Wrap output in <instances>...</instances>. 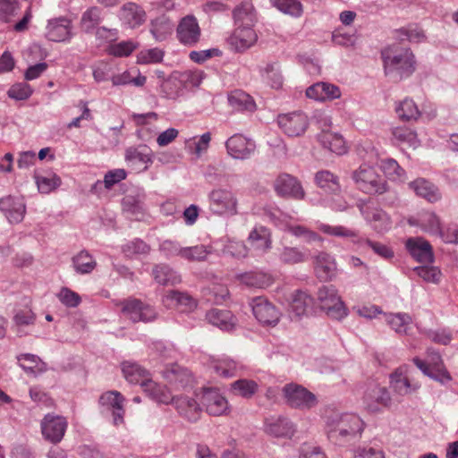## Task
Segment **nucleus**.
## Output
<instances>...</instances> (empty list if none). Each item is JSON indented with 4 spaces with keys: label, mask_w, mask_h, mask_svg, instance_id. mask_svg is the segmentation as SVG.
I'll use <instances>...</instances> for the list:
<instances>
[{
    "label": "nucleus",
    "mask_w": 458,
    "mask_h": 458,
    "mask_svg": "<svg viewBox=\"0 0 458 458\" xmlns=\"http://www.w3.org/2000/svg\"><path fill=\"white\" fill-rule=\"evenodd\" d=\"M409 254L420 263L431 264L434 262V252L430 242L422 237H411L405 242Z\"/></svg>",
    "instance_id": "13"
},
{
    "label": "nucleus",
    "mask_w": 458,
    "mask_h": 458,
    "mask_svg": "<svg viewBox=\"0 0 458 458\" xmlns=\"http://www.w3.org/2000/svg\"><path fill=\"white\" fill-rule=\"evenodd\" d=\"M211 369L221 377H233L237 374L238 364L232 359L224 358L214 361Z\"/></svg>",
    "instance_id": "47"
},
{
    "label": "nucleus",
    "mask_w": 458,
    "mask_h": 458,
    "mask_svg": "<svg viewBox=\"0 0 458 458\" xmlns=\"http://www.w3.org/2000/svg\"><path fill=\"white\" fill-rule=\"evenodd\" d=\"M209 210L218 216H234L237 214L238 200L235 194L228 189L216 188L208 195Z\"/></svg>",
    "instance_id": "4"
},
{
    "label": "nucleus",
    "mask_w": 458,
    "mask_h": 458,
    "mask_svg": "<svg viewBox=\"0 0 458 458\" xmlns=\"http://www.w3.org/2000/svg\"><path fill=\"white\" fill-rule=\"evenodd\" d=\"M124 398L122 394L118 391H107L101 394L99 397V403L108 409H115L116 407L123 405Z\"/></svg>",
    "instance_id": "60"
},
{
    "label": "nucleus",
    "mask_w": 458,
    "mask_h": 458,
    "mask_svg": "<svg viewBox=\"0 0 458 458\" xmlns=\"http://www.w3.org/2000/svg\"><path fill=\"white\" fill-rule=\"evenodd\" d=\"M118 305L122 307L123 315L132 321L137 322H151L157 318V311L155 309L136 298H128L121 301Z\"/></svg>",
    "instance_id": "6"
},
{
    "label": "nucleus",
    "mask_w": 458,
    "mask_h": 458,
    "mask_svg": "<svg viewBox=\"0 0 458 458\" xmlns=\"http://www.w3.org/2000/svg\"><path fill=\"white\" fill-rule=\"evenodd\" d=\"M392 134L400 143H407L409 146L413 148H416L419 145L417 133L408 127H395L393 129Z\"/></svg>",
    "instance_id": "55"
},
{
    "label": "nucleus",
    "mask_w": 458,
    "mask_h": 458,
    "mask_svg": "<svg viewBox=\"0 0 458 458\" xmlns=\"http://www.w3.org/2000/svg\"><path fill=\"white\" fill-rule=\"evenodd\" d=\"M20 367L27 373L36 375L46 370L45 363L40 358L31 353H22L17 357Z\"/></svg>",
    "instance_id": "42"
},
{
    "label": "nucleus",
    "mask_w": 458,
    "mask_h": 458,
    "mask_svg": "<svg viewBox=\"0 0 458 458\" xmlns=\"http://www.w3.org/2000/svg\"><path fill=\"white\" fill-rule=\"evenodd\" d=\"M279 127L290 137H297L305 132L309 121L302 112H293L278 115Z\"/></svg>",
    "instance_id": "12"
},
{
    "label": "nucleus",
    "mask_w": 458,
    "mask_h": 458,
    "mask_svg": "<svg viewBox=\"0 0 458 458\" xmlns=\"http://www.w3.org/2000/svg\"><path fill=\"white\" fill-rule=\"evenodd\" d=\"M363 427L361 419L353 413H334L327 420V437L339 445L360 435Z\"/></svg>",
    "instance_id": "2"
},
{
    "label": "nucleus",
    "mask_w": 458,
    "mask_h": 458,
    "mask_svg": "<svg viewBox=\"0 0 458 458\" xmlns=\"http://www.w3.org/2000/svg\"><path fill=\"white\" fill-rule=\"evenodd\" d=\"M19 9V0H0V21H10Z\"/></svg>",
    "instance_id": "61"
},
{
    "label": "nucleus",
    "mask_w": 458,
    "mask_h": 458,
    "mask_svg": "<svg viewBox=\"0 0 458 458\" xmlns=\"http://www.w3.org/2000/svg\"><path fill=\"white\" fill-rule=\"evenodd\" d=\"M208 322L222 330H231L235 325V318L228 310L212 309L206 315Z\"/></svg>",
    "instance_id": "31"
},
{
    "label": "nucleus",
    "mask_w": 458,
    "mask_h": 458,
    "mask_svg": "<svg viewBox=\"0 0 458 458\" xmlns=\"http://www.w3.org/2000/svg\"><path fill=\"white\" fill-rule=\"evenodd\" d=\"M153 152L146 145H140L137 148H129L125 151V160L131 165H143V171L148 170L153 163Z\"/></svg>",
    "instance_id": "26"
},
{
    "label": "nucleus",
    "mask_w": 458,
    "mask_h": 458,
    "mask_svg": "<svg viewBox=\"0 0 458 458\" xmlns=\"http://www.w3.org/2000/svg\"><path fill=\"white\" fill-rule=\"evenodd\" d=\"M164 55V51L157 47L142 50L138 54V63L144 64H158L163 61Z\"/></svg>",
    "instance_id": "58"
},
{
    "label": "nucleus",
    "mask_w": 458,
    "mask_h": 458,
    "mask_svg": "<svg viewBox=\"0 0 458 458\" xmlns=\"http://www.w3.org/2000/svg\"><path fill=\"white\" fill-rule=\"evenodd\" d=\"M71 21L64 17L48 21L46 37L54 42H63L71 38Z\"/></svg>",
    "instance_id": "20"
},
{
    "label": "nucleus",
    "mask_w": 458,
    "mask_h": 458,
    "mask_svg": "<svg viewBox=\"0 0 458 458\" xmlns=\"http://www.w3.org/2000/svg\"><path fill=\"white\" fill-rule=\"evenodd\" d=\"M316 184L328 193H338L341 185L337 175L328 170H321L315 174Z\"/></svg>",
    "instance_id": "36"
},
{
    "label": "nucleus",
    "mask_w": 458,
    "mask_h": 458,
    "mask_svg": "<svg viewBox=\"0 0 458 458\" xmlns=\"http://www.w3.org/2000/svg\"><path fill=\"white\" fill-rule=\"evenodd\" d=\"M258 384L249 379H238L232 384L233 393L247 399L251 398L258 391Z\"/></svg>",
    "instance_id": "52"
},
{
    "label": "nucleus",
    "mask_w": 458,
    "mask_h": 458,
    "mask_svg": "<svg viewBox=\"0 0 458 458\" xmlns=\"http://www.w3.org/2000/svg\"><path fill=\"white\" fill-rule=\"evenodd\" d=\"M273 6L284 13L300 17L302 14V4L298 0H271Z\"/></svg>",
    "instance_id": "54"
},
{
    "label": "nucleus",
    "mask_w": 458,
    "mask_h": 458,
    "mask_svg": "<svg viewBox=\"0 0 458 458\" xmlns=\"http://www.w3.org/2000/svg\"><path fill=\"white\" fill-rule=\"evenodd\" d=\"M152 274L156 282L162 285H174L181 282L180 276L165 264L156 265Z\"/></svg>",
    "instance_id": "37"
},
{
    "label": "nucleus",
    "mask_w": 458,
    "mask_h": 458,
    "mask_svg": "<svg viewBox=\"0 0 458 458\" xmlns=\"http://www.w3.org/2000/svg\"><path fill=\"white\" fill-rule=\"evenodd\" d=\"M318 140L323 148L336 155H343L347 151V147L343 136L336 132L323 130L318 135Z\"/></svg>",
    "instance_id": "30"
},
{
    "label": "nucleus",
    "mask_w": 458,
    "mask_h": 458,
    "mask_svg": "<svg viewBox=\"0 0 458 458\" xmlns=\"http://www.w3.org/2000/svg\"><path fill=\"white\" fill-rule=\"evenodd\" d=\"M408 224L411 226H417L422 232L430 235L439 236L442 231V221L434 212L422 211L416 216L408 218Z\"/></svg>",
    "instance_id": "14"
},
{
    "label": "nucleus",
    "mask_w": 458,
    "mask_h": 458,
    "mask_svg": "<svg viewBox=\"0 0 458 458\" xmlns=\"http://www.w3.org/2000/svg\"><path fill=\"white\" fill-rule=\"evenodd\" d=\"M225 148L228 155L233 158L245 160L253 155L256 144L252 140L236 133L225 141Z\"/></svg>",
    "instance_id": "11"
},
{
    "label": "nucleus",
    "mask_w": 458,
    "mask_h": 458,
    "mask_svg": "<svg viewBox=\"0 0 458 458\" xmlns=\"http://www.w3.org/2000/svg\"><path fill=\"white\" fill-rule=\"evenodd\" d=\"M251 309L255 318L262 324L276 325L279 320L276 308L264 297H256L251 301Z\"/></svg>",
    "instance_id": "15"
},
{
    "label": "nucleus",
    "mask_w": 458,
    "mask_h": 458,
    "mask_svg": "<svg viewBox=\"0 0 458 458\" xmlns=\"http://www.w3.org/2000/svg\"><path fill=\"white\" fill-rule=\"evenodd\" d=\"M352 178L356 187L366 194H384L389 195V204H394L397 196L394 191H391L386 179L377 174V170L370 165L363 164L354 170Z\"/></svg>",
    "instance_id": "3"
},
{
    "label": "nucleus",
    "mask_w": 458,
    "mask_h": 458,
    "mask_svg": "<svg viewBox=\"0 0 458 458\" xmlns=\"http://www.w3.org/2000/svg\"><path fill=\"white\" fill-rule=\"evenodd\" d=\"M121 19L131 28L140 25L145 20V13L134 3H127L120 10Z\"/></svg>",
    "instance_id": "33"
},
{
    "label": "nucleus",
    "mask_w": 458,
    "mask_h": 458,
    "mask_svg": "<svg viewBox=\"0 0 458 458\" xmlns=\"http://www.w3.org/2000/svg\"><path fill=\"white\" fill-rule=\"evenodd\" d=\"M313 298L307 293L296 291L293 295L289 307L290 317L292 319H300L307 315L313 306Z\"/></svg>",
    "instance_id": "22"
},
{
    "label": "nucleus",
    "mask_w": 458,
    "mask_h": 458,
    "mask_svg": "<svg viewBox=\"0 0 458 458\" xmlns=\"http://www.w3.org/2000/svg\"><path fill=\"white\" fill-rule=\"evenodd\" d=\"M391 403L389 392L386 387L377 386L369 389L363 397L365 409L370 412H377L382 407H387Z\"/></svg>",
    "instance_id": "18"
},
{
    "label": "nucleus",
    "mask_w": 458,
    "mask_h": 458,
    "mask_svg": "<svg viewBox=\"0 0 458 458\" xmlns=\"http://www.w3.org/2000/svg\"><path fill=\"white\" fill-rule=\"evenodd\" d=\"M276 255L278 260L282 264L289 266L304 263L308 260L309 257V254L303 250L298 247L288 246L284 243L277 248Z\"/></svg>",
    "instance_id": "28"
},
{
    "label": "nucleus",
    "mask_w": 458,
    "mask_h": 458,
    "mask_svg": "<svg viewBox=\"0 0 458 458\" xmlns=\"http://www.w3.org/2000/svg\"><path fill=\"white\" fill-rule=\"evenodd\" d=\"M390 387L393 392L400 396H404L416 392L420 389L419 383H411L409 378L403 375L402 369H397L390 375Z\"/></svg>",
    "instance_id": "25"
},
{
    "label": "nucleus",
    "mask_w": 458,
    "mask_h": 458,
    "mask_svg": "<svg viewBox=\"0 0 458 458\" xmlns=\"http://www.w3.org/2000/svg\"><path fill=\"white\" fill-rule=\"evenodd\" d=\"M336 264L332 256L320 252L315 259V272L320 281H328L335 275Z\"/></svg>",
    "instance_id": "29"
},
{
    "label": "nucleus",
    "mask_w": 458,
    "mask_h": 458,
    "mask_svg": "<svg viewBox=\"0 0 458 458\" xmlns=\"http://www.w3.org/2000/svg\"><path fill=\"white\" fill-rule=\"evenodd\" d=\"M72 266L78 274H89L94 270L97 262L87 250H81L72 258Z\"/></svg>",
    "instance_id": "45"
},
{
    "label": "nucleus",
    "mask_w": 458,
    "mask_h": 458,
    "mask_svg": "<svg viewBox=\"0 0 458 458\" xmlns=\"http://www.w3.org/2000/svg\"><path fill=\"white\" fill-rule=\"evenodd\" d=\"M414 271L425 282L433 284H438L442 276L440 269L434 266H419Z\"/></svg>",
    "instance_id": "56"
},
{
    "label": "nucleus",
    "mask_w": 458,
    "mask_h": 458,
    "mask_svg": "<svg viewBox=\"0 0 458 458\" xmlns=\"http://www.w3.org/2000/svg\"><path fill=\"white\" fill-rule=\"evenodd\" d=\"M228 102L236 111L253 112L256 109L252 97L240 89L233 90L228 95Z\"/></svg>",
    "instance_id": "35"
},
{
    "label": "nucleus",
    "mask_w": 458,
    "mask_h": 458,
    "mask_svg": "<svg viewBox=\"0 0 458 458\" xmlns=\"http://www.w3.org/2000/svg\"><path fill=\"white\" fill-rule=\"evenodd\" d=\"M0 210L10 223L17 224L22 221L26 207L22 198L6 196L0 199Z\"/></svg>",
    "instance_id": "16"
},
{
    "label": "nucleus",
    "mask_w": 458,
    "mask_h": 458,
    "mask_svg": "<svg viewBox=\"0 0 458 458\" xmlns=\"http://www.w3.org/2000/svg\"><path fill=\"white\" fill-rule=\"evenodd\" d=\"M33 90L31 87L26 83V82H20L13 84L9 89H8V97L11 98H13L15 100H25L28 99Z\"/></svg>",
    "instance_id": "63"
},
{
    "label": "nucleus",
    "mask_w": 458,
    "mask_h": 458,
    "mask_svg": "<svg viewBox=\"0 0 458 458\" xmlns=\"http://www.w3.org/2000/svg\"><path fill=\"white\" fill-rule=\"evenodd\" d=\"M122 371L125 379L131 384H139L144 380L149 373L137 363L124 361L122 363Z\"/></svg>",
    "instance_id": "44"
},
{
    "label": "nucleus",
    "mask_w": 458,
    "mask_h": 458,
    "mask_svg": "<svg viewBox=\"0 0 458 458\" xmlns=\"http://www.w3.org/2000/svg\"><path fill=\"white\" fill-rule=\"evenodd\" d=\"M113 86H124L132 84L136 87H142L147 81V78L140 72L136 77L132 76L131 71H125L120 74H114L110 78Z\"/></svg>",
    "instance_id": "49"
},
{
    "label": "nucleus",
    "mask_w": 458,
    "mask_h": 458,
    "mask_svg": "<svg viewBox=\"0 0 458 458\" xmlns=\"http://www.w3.org/2000/svg\"><path fill=\"white\" fill-rule=\"evenodd\" d=\"M59 301L68 308H75L81 302V296L67 287H63L57 294Z\"/></svg>",
    "instance_id": "64"
},
{
    "label": "nucleus",
    "mask_w": 458,
    "mask_h": 458,
    "mask_svg": "<svg viewBox=\"0 0 458 458\" xmlns=\"http://www.w3.org/2000/svg\"><path fill=\"white\" fill-rule=\"evenodd\" d=\"M172 403L179 414L190 422H196L199 419L201 409L193 398L185 395L174 396Z\"/></svg>",
    "instance_id": "19"
},
{
    "label": "nucleus",
    "mask_w": 458,
    "mask_h": 458,
    "mask_svg": "<svg viewBox=\"0 0 458 458\" xmlns=\"http://www.w3.org/2000/svg\"><path fill=\"white\" fill-rule=\"evenodd\" d=\"M318 229L324 233L334 235L337 237H345V238H355L357 237V233L355 231L348 229L342 225L331 226L326 224H320L318 225Z\"/></svg>",
    "instance_id": "62"
},
{
    "label": "nucleus",
    "mask_w": 458,
    "mask_h": 458,
    "mask_svg": "<svg viewBox=\"0 0 458 458\" xmlns=\"http://www.w3.org/2000/svg\"><path fill=\"white\" fill-rule=\"evenodd\" d=\"M410 187L418 196L426 199L431 203L437 201L441 198L438 189L425 179H418L411 182Z\"/></svg>",
    "instance_id": "34"
},
{
    "label": "nucleus",
    "mask_w": 458,
    "mask_h": 458,
    "mask_svg": "<svg viewBox=\"0 0 458 458\" xmlns=\"http://www.w3.org/2000/svg\"><path fill=\"white\" fill-rule=\"evenodd\" d=\"M398 116L404 121L417 120L420 112L412 99L405 98L395 107Z\"/></svg>",
    "instance_id": "48"
},
{
    "label": "nucleus",
    "mask_w": 458,
    "mask_h": 458,
    "mask_svg": "<svg viewBox=\"0 0 458 458\" xmlns=\"http://www.w3.org/2000/svg\"><path fill=\"white\" fill-rule=\"evenodd\" d=\"M212 247L203 244L192 247H184L182 250V259L189 261H203L212 253Z\"/></svg>",
    "instance_id": "51"
},
{
    "label": "nucleus",
    "mask_w": 458,
    "mask_h": 458,
    "mask_svg": "<svg viewBox=\"0 0 458 458\" xmlns=\"http://www.w3.org/2000/svg\"><path fill=\"white\" fill-rule=\"evenodd\" d=\"M176 36L182 45L194 47L201 36L200 27L196 17L186 15L182 18L176 29Z\"/></svg>",
    "instance_id": "9"
},
{
    "label": "nucleus",
    "mask_w": 458,
    "mask_h": 458,
    "mask_svg": "<svg viewBox=\"0 0 458 458\" xmlns=\"http://www.w3.org/2000/svg\"><path fill=\"white\" fill-rule=\"evenodd\" d=\"M251 26L239 25L229 38V43L236 52H243L256 42L257 34Z\"/></svg>",
    "instance_id": "17"
},
{
    "label": "nucleus",
    "mask_w": 458,
    "mask_h": 458,
    "mask_svg": "<svg viewBox=\"0 0 458 458\" xmlns=\"http://www.w3.org/2000/svg\"><path fill=\"white\" fill-rule=\"evenodd\" d=\"M233 19L238 25H253L256 21L253 4L250 2H242L233 12Z\"/></svg>",
    "instance_id": "40"
},
{
    "label": "nucleus",
    "mask_w": 458,
    "mask_h": 458,
    "mask_svg": "<svg viewBox=\"0 0 458 458\" xmlns=\"http://www.w3.org/2000/svg\"><path fill=\"white\" fill-rule=\"evenodd\" d=\"M319 307L327 315L335 320H341L347 316V309L333 286H323L318 291Z\"/></svg>",
    "instance_id": "5"
},
{
    "label": "nucleus",
    "mask_w": 458,
    "mask_h": 458,
    "mask_svg": "<svg viewBox=\"0 0 458 458\" xmlns=\"http://www.w3.org/2000/svg\"><path fill=\"white\" fill-rule=\"evenodd\" d=\"M263 80L273 89H281L284 83V77L278 63H270L260 70Z\"/></svg>",
    "instance_id": "38"
},
{
    "label": "nucleus",
    "mask_w": 458,
    "mask_h": 458,
    "mask_svg": "<svg viewBox=\"0 0 458 458\" xmlns=\"http://www.w3.org/2000/svg\"><path fill=\"white\" fill-rule=\"evenodd\" d=\"M103 21V10L99 6L88 8L81 15V28L88 34L94 32Z\"/></svg>",
    "instance_id": "32"
},
{
    "label": "nucleus",
    "mask_w": 458,
    "mask_h": 458,
    "mask_svg": "<svg viewBox=\"0 0 458 458\" xmlns=\"http://www.w3.org/2000/svg\"><path fill=\"white\" fill-rule=\"evenodd\" d=\"M283 394L289 406L300 410H310L318 404L316 395L302 386L287 384Z\"/></svg>",
    "instance_id": "7"
},
{
    "label": "nucleus",
    "mask_w": 458,
    "mask_h": 458,
    "mask_svg": "<svg viewBox=\"0 0 458 458\" xmlns=\"http://www.w3.org/2000/svg\"><path fill=\"white\" fill-rule=\"evenodd\" d=\"M240 281L251 287L264 288L270 284V277L262 272H247L240 275Z\"/></svg>",
    "instance_id": "50"
},
{
    "label": "nucleus",
    "mask_w": 458,
    "mask_h": 458,
    "mask_svg": "<svg viewBox=\"0 0 458 458\" xmlns=\"http://www.w3.org/2000/svg\"><path fill=\"white\" fill-rule=\"evenodd\" d=\"M163 377L172 385L184 388L192 382L191 373L178 364H171L163 370Z\"/></svg>",
    "instance_id": "23"
},
{
    "label": "nucleus",
    "mask_w": 458,
    "mask_h": 458,
    "mask_svg": "<svg viewBox=\"0 0 458 458\" xmlns=\"http://www.w3.org/2000/svg\"><path fill=\"white\" fill-rule=\"evenodd\" d=\"M248 242L259 250H268L271 247L270 232L265 226H256L249 234Z\"/></svg>",
    "instance_id": "41"
},
{
    "label": "nucleus",
    "mask_w": 458,
    "mask_h": 458,
    "mask_svg": "<svg viewBox=\"0 0 458 458\" xmlns=\"http://www.w3.org/2000/svg\"><path fill=\"white\" fill-rule=\"evenodd\" d=\"M286 231L296 238L302 239L306 243L322 242V238L316 232L301 225H288Z\"/></svg>",
    "instance_id": "46"
},
{
    "label": "nucleus",
    "mask_w": 458,
    "mask_h": 458,
    "mask_svg": "<svg viewBox=\"0 0 458 458\" xmlns=\"http://www.w3.org/2000/svg\"><path fill=\"white\" fill-rule=\"evenodd\" d=\"M145 197L142 194H128L122 200L123 210L134 220L143 219L146 208L144 204Z\"/></svg>",
    "instance_id": "27"
},
{
    "label": "nucleus",
    "mask_w": 458,
    "mask_h": 458,
    "mask_svg": "<svg viewBox=\"0 0 458 458\" xmlns=\"http://www.w3.org/2000/svg\"><path fill=\"white\" fill-rule=\"evenodd\" d=\"M365 216L377 233H383L391 228V219L382 209L373 208L367 210Z\"/></svg>",
    "instance_id": "39"
},
{
    "label": "nucleus",
    "mask_w": 458,
    "mask_h": 458,
    "mask_svg": "<svg viewBox=\"0 0 458 458\" xmlns=\"http://www.w3.org/2000/svg\"><path fill=\"white\" fill-rule=\"evenodd\" d=\"M66 428L67 421L63 416L48 413L41 421L43 437L53 444H57L63 439Z\"/></svg>",
    "instance_id": "10"
},
{
    "label": "nucleus",
    "mask_w": 458,
    "mask_h": 458,
    "mask_svg": "<svg viewBox=\"0 0 458 458\" xmlns=\"http://www.w3.org/2000/svg\"><path fill=\"white\" fill-rule=\"evenodd\" d=\"M265 431L275 437L291 438L295 432V426L287 418H271L265 422Z\"/></svg>",
    "instance_id": "21"
},
{
    "label": "nucleus",
    "mask_w": 458,
    "mask_h": 458,
    "mask_svg": "<svg viewBox=\"0 0 458 458\" xmlns=\"http://www.w3.org/2000/svg\"><path fill=\"white\" fill-rule=\"evenodd\" d=\"M149 250V245L140 239H134L123 246V252L128 257L133 255H146Z\"/></svg>",
    "instance_id": "57"
},
{
    "label": "nucleus",
    "mask_w": 458,
    "mask_h": 458,
    "mask_svg": "<svg viewBox=\"0 0 458 458\" xmlns=\"http://www.w3.org/2000/svg\"><path fill=\"white\" fill-rule=\"evenodd\" d=\"M36 183L41 193H49L56 189L61 184V179L56 174H52L50 177L36 175Z\"/></svg>",
    "instance_id": "59"
},
{
    "label": "nucleus",
    "mask_w": 458,
    "mask_h": 458,
    "mask_svg": "<svg viewBox=\"0 0 458 458\" xmlns=\"http://www.w3.org/2000/svg\"><path fill=\"white\" fill-rule=\"evenodd\" d=\"M274 190L276 193L282 198L293 199H303L305 191L300 181L286 173L280 174L274 182Z\"/></svg>",
    "instance_id": "8"
},
{
    "label": "nucleus",
    "mask_w": 458,
    "mask_h": 458,
    "mask_svg": "<svg viewBox=\"0 0 458 458\" xmlns=\"http://www.w3.org/2000/svg\"><path fill=\"white\" fill-rule=\"evenodd\" d=\"M381 167L385 174L391 180L403 182L406 179L405 171L393 158L382 160Z\"/></svg>",
    "instance_id": "53"
},
{
    "label": "nucleus",
    "mask_w": 458,
    "mask_h": 458,
    "mask_svg": "<svg viewBox=\"0 0 458 458\" xmlns=\"http://www.w3.org/2000/svg\"><path fill=\"white\" fill-rule=\"evenodd\" d=\"M201 402L207 412L213 416H220L228 409L226 399L215 390L205 391Z\"/></svg>",
    "instance_id": "24"
},
{
    "label": "nucleus",
    "mask_w": 458,
    "mask_h": 458,
    "mask_svg": "<svg viewBox=\"0 0 458 458\" xmlns=\"http://www.w3.org/2000/svg\"><path fill=\"white\" fill-rule=\"evenodd\" d=\"M386 76L394 81L410 77L416 69L415 56L408 47L392 45L381 51Z\"/></svg>",
    "instance_id": "1"
},
{
    "label": "nucleus",
    "mask_w": 458,
    "mask_h": 458,
    "mask_svg": "<svg viewBox=\"0 0 458 458\" xmlns=\"http://www.w3.org/2000/svg\"><path fill=\"white\" fill-rule=\"evenodd\" d=\"M173 31V23L165 15L151 21L150 32L157 41L165 40Z\"/></svg>",
    "instance_id": "43"
}]
</instances>
